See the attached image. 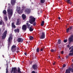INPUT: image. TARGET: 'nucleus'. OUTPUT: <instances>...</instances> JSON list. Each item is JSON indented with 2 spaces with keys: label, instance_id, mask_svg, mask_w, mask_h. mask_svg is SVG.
Here are the masks:
<instances>
[{
  "label": "nucleus",
  "instance_id": "obj_1",
  "mask_svg": "<svg viewBox=\"0 0 73 73\" xmlns=\"http://www.w3.org/2000/svg\"><path fill=\"white\" fill-rule=\"evenodd\" d=\"M29 18L30 19L29 20V22L30 24H33L35 22V21H36V18L32 16H30L29 17Z\"/></svg>",
  "mask_w": 73,
  "mask_h": 73
},
{
  "label": "nucleus",
  "instance_id": "obj_2",
  "mask_svg": "<svg viewBox=\"0 0 73 73\" xmlns=\"http://www.w3.org/2000/svg\"><path fill=\"white\" fill-rule=\"evenodd\" d=\"M7 13L8 15L12 17V15H13V10L10 9H8L7 10Z\"/></svg>",
  "mask_w": 73,
  "mask_h": 73
},
{
  "label": "nucleus",
  "instance_id": "obj_3",
  "mask_svg": "<svg viewBox=\"0 0 73 73\" xmlns=\"http://www.w3.org/2000/svg\"><path fill=\"white\" fill-rule=\"evenodd\" d=\"M70 72L73 73V68H69L68 69L66 70L65 73H70Z\"/></svg>",
  "mask_w": 73,
  "mask_h": 73
},
{
  "label": "nucleus",
  "instance_id": "obj_4",
  "mask_svg": "<svg viewBox=\"0 0 73 73\" xmlns=\"http://www.w3.org/2000/svg\"><path fill=\"white\" fill-rule=\"evenodd\" d=\"M40 39H44V38H45V33L42 32L41 34H40Z\"/></svg>",
  "mask_w": 73,
  "mask_h": 73
},
{
  "label": "nucleus",
  "instance_id": "obj_5",
  "mask_svg": "<svg viewBox=\"0 0 73 73\" xmlns=\"http://www.w3.org/2000/svg\"><path fill=\"white\" fill-rule=\"evenodd\" d=\"M7 31H5L4 33L2 34L3 36H2V39L3 40H4V39L5 38V37H6V36H7Z\"/></svg>",
  "mask_w": 73,
  "mask_h": 73
},
{
  "label": "nucleus",
  "instance_id": "obj_6",
  "mask_svg": "<svg viewBox=\"0 0 73 73\" xmlns=\"http://www.w3.org/2000/svg\"><path fill=\"white\" fill-rule=\"evenodd\" d=\"M68 40L69 41V44L67 45V46H70L71 42H73V38L72 37H69L68 39Z\"/></svg>",
  "mask_w": 73,
  "mask_h": 73
},
{
  "label": "nucleus",
  "instance_id": "obj_7",
  "mask_svg": "<svg viewBox=\"0 0 73 73\" xmlns=\"http://www.w3.org/2000/svg\"><path fill=\"white\" fill-rule=\"evenodd\" d=\"M11 40H12V36H10L9 37L8 39V46H10V45H11V44L12 43Z\"/></svg>",
  "mask_w": 73,
  "mask_h": 73
},
{
  "label": "nucleus",
  "instance_id": "obj_8",
  "mask_svg": "<svg viewBox=\"0 0 73 73\" xmlns=\"http://www.w3.org/2000/svg\"><path fill=\"white\" fill-rule=\"evenodd\" d=\"M32 68L35 70H37V68H38V67L37 66V64H33L32 66Z\"/></svg>",
  "mask_w": 73,
  "mask_h": 73
},
{
  "label": "nucleus",
  "instance_id": "obj_9",
  "mask_svg": "<svg viewBox=\"0 0 73 73\" xmlns=\"http://www.w3.org/2000/svg\"><path fill=\"white\" fill-rule=\"evenodd\" d=\"M16 50V46H12L11 48V50L12 52H14Z\"/></svg>",
  "mask_w": 73,
  "mask_h": 73
},
{
  "label": "nucleus",
  "instance_id": "obj_10",
  "mask_svg": "<svg viewBox=\"0 0 73 73\" xmlns=\"http://www.w3.org/2000/svg\"><path fill=\"white\" fill-rule=\"evenodd\" d=\"M17 41L18 42H22L24 41V39L22 38H18Z\"/></svg>",
  "mask_w": 73,
  "mask_h": 73
},
{
  "label": "nucleus",
  "instance_id": "obj_11",
  "mask_svg": "<svg viewBox=\"0 0 73 73\" xmlns=\"http://www.w3.org/2000/svg\"><path fill=\"white\" fill-rule=\"evenodd\" d=\"M21 24V21L19 19H18L17 20V22L16 23V25H19Z\"/></svg>",
  "mask_w": 73,
  "mask_h": 73
},
{
  "label": "nucleus",
  "instance_id": "obj_12",
  "mask_svg": "<svg viewBox=\"0 0 73 73\" xmlns=\"http://www.w3.org/2000/svg\"><path fill=\"white\" fill-rule=\"evenodd\" d=\"M25 12L27 14H29V13H31V9L27 8L25 9Z\"/></svg>",
  "mask_w": 73,
  "mask_h": 73
},
{
  "label": "nucleus",
  "instance_id": "obj_13",
  "mask_svg": "<svg viewBox=\"0 0 73 73\" xmlns=\"http://www.w3.org/2000/svg\"><path fill=\"white\" fill-rule=\"evenodd\" d=\"M22 29L25 31L27 30V25H23L22 27Z\"/></svg>",
  "mask_w": 73,
  "mask_h": 73
},
{
  "label": "nucleus",
  "instance_id": "obj_14",
  "mask_svg": "<svg viewBox=\"0 0 73 73\" xmlns=\"http://www.w3.org/2000/svg\"><path fill=\"white\" fill-rule=\"evenodd\" d=\"M16 3V0H11V4L12 5H14Z\"/></svg>",
  "mask_w": 73,
  "mask_h": 73
},
{
  "label": "nucleus",
  "instance_id": "obj_15",
  "mask_svg": "<svg viewBox=\"0 0 73 73\" xmlns=\"http://www.w3.org/2000/svg\"><path fill=\"white\" fill-rule=\"evenodd\" d=\"M22 17L23 20H25V19H26V15L24 14H23L22 15Z\"/></svg>",
  "mask_w": 73,
  "mask_h": 73
},
{
  "label": "nucleus",
  "instance_id": "obj_16",
  "mask_svg": "<svg viewBox=\"0 0 73 73\" xmlns=\"http://www.w3.org/2000/svg\"><path fill=\"white\" fill-rule=\"evenodd\" d=\"M65 1L67 3H68V4H69L70 5L72 4V2H71L70 0H66Z\"/></svg>",
  "mask_w": 73,
  "mask_h": 73
},
{
  "label": "nucleus",
  "instance_id": "obj_17",
  "mask_svg": "<svg viewBox=\"0 0 73 73\" xmlns=\"http://www.w3.org/2000/svg\"><path fill=\"white\" fill-rule=\"evenodd\" d=\"M16 10L17 11V13H18L19 14H20V13H21V12L20 11V8L17 7Z\"/></svg>",
  "mask_w": 73,
  "mask_h": 73
},
{
  "label": "nucleus",
  "instance_id": "obj_18",
  "mask_svg": "<svg viewBox=\"0 0 73 73\" xmlns=\"http://www.w3.org/2000/svg\"><path fill=\"white\" fill-rule=\"evenodd\" d=\"M14 31L15 33H17H17H19V29L18 28L17 29H15L14 30Z\"/></svg>",
  "mask_w": 73,
  "mask_h": 73
},
{
  "label": "nucleus",
  "instance_id": "obj_19",
  "mask_svg": "<svg viewBox=\"0 0 73 73\" xmlns=\"http://www.w3.org/2000/svg\"><path fill=\"white\" fill-rule=\"evenodd\" d=\"M11 27L12 28H16V26L14 25V22L12 23L11 24Z\"/></svg>",
  "mask_w": 73,
  "mask_h": 73
},
{
  "label": "nucleus",
  "instance_id": "obj_20",
  "mask_svg": "<svg viewBox=\"0 0 73 73\" xmlns=\"http://www.w3.org/2000/svg\"><path fill=\"white\" fill-rule=\"evenodd\" d=\"M3 13L4 15H7V11L5 10L3 11Z\"/></svg>",
  "mask_w": 73,
  "mask_h": 73
},
{
  "label": "nucleus",
  "instance_id": "obj_21",
  "mask_svg": "<svg viewBox=\"0 0 73 73\" xmlns=\"http://www.w3.org/2000/svg\"><path fill=\"white\" fill-rule=\"evenodd\" d=\"M45 2V0H40V3L42 4H44Z\"/></svg>",
  "mask_w": 73,
  "mask_h": 73
},
{
  "label": "nucleus",
  "instance_id": "obj_22",
  "mask_svg": "<svg viewBox=\"0 0 73 73\" xmlns=\"http://www.w3.org/2000/svg\"><path fill=\"white\" fill-rule=\"evenodd\" d=\"M32 27L33 26H31L29 29V31L30 32H32L33 31V29L32 28Z\"/></svg>",
  "mask_w": 73,
  "mask_h": 73
},
{
  "label": "nucleus",
  "instance_id": "obj_23",
  "mask_svg": "<svg viewBox=\"0 0 73 73\" xmlns=\"http://www.w3.org/2000/svg\"><path fill=\"white\" fill-rule=\"evenodd\" d=\"M24 9H25V6L24 5H23L22 7V11H24Z\"/></svg>",
  "mask_w": 73,
  "mask_h": 73
},
{
  "label": "nucleus",
  "instance_id": "obj_24",
  "mask_svg": "<svg viewBox=\"0 0 73 73\" xmlns=\"http://www.w3.org/2000/svg\"><path fill=\"white\" fill-rule=\"evenodd\" d=\"M44 25V21H42V23L41 24H40V25L41 26H43Z\"/></svg>",
  "mask_w": 73,
  "mask_h": 73
},
{
  "label": "nucleus",
  "instance_id": "obj_25",
  "mask_svg": "<svg viewBox=\"0 0 73 73\" xmlns=\"http://www.w3.org/2000/svg\"><path fill=\"white\" fill-rule=\"evenodd\" d=\"M30 40H32L34 38L33 36H30L29 37Z\"/></svg>",
  "mask_w": 73,
  "mask_h": 73
},
{
  "label": "nucleus",
  "instance_id": "obj_26",
  "mask_svg": "<svg viewBox=\"0 0 73 73\" xmlns=\"http://www.w3.org/2000/svg\"><path fill=\"white\" fill-rule=\"evenodd\" d=\"M26 24L27 26V27L28 28H30V26H31V25L29 24H28V23H26Z\"/></svg>",
  "mask_w": 73,
  "mask_h": 73
},
{
  "label": "nucleus",
  "instance_id": "obj_27",
  "mask_svg": "<svg viewBox=\"0 0 73 73\" xmlns=\"http://www.w3.org/2000/svg\"><path fill=\"white\" fill-rule=\"evenodd\" d=\"M61 40L60 39H58L57 44H61Z\"/></svg>",
  "mask_w": 73,
  "mask_h": 73
},
{
  "label": "nucleus",
  "instance_id": "obj_28",
  "mask_svg": "<svg viewBox=\"0 0 73 73\" xmlns=\"http://www.w3.org/2000/svg\"><path fill=\"white\" fill-rule=\"evenodd\" d=\"M36 52H40V48H37L36 50Z\"/></svg>",
  "mask_w": 73,
  "mask_h": 73
},
{
  "label": "nucleus",
  "instance_id": "obj_29",
  "mask_svg": "<svg viewBox=\"0 0 73 73\" xmlns=\"http://www.w3.org/2000/svg\"><path fill=\"white\" fill-rule=\"evenodd\" d=\"M72 26H71L70 27L68 28H69V32H70L72 31Z\"/></svg>",
  "mask_w": 73,
  "mask_h": 73
},
{
  "label": "nucleus",
  "instance_id": "obj_30",
  "mask_svg": "<svg viewBox=\"0 0 73 73\" xmlns=\"http://www.w3.org/2000/svg\"><path fill=\"white\" fill-rule=\"evenodd\" d=\"M68 55L69 56H72L73 55V52L72 53H69Z\"/></svg>",
  "mask_w": 73,
  "mask_h": 73
},
{
  "label": "nucleus",
  "instance_id": "obj_31",
  "mask_svg": "<svg viewBox=\"0 0 73 73\" xmlns=\"http://www.w3.org/2000/svg\"><path fill=\"white\" fill-rule=\"evenodd\" d=\"M69 31H70L69 28H68L66 30V32L67 33H68L69 32Z\"/></svg>",
  "mask_w": 73,
  "mask_h": 73
},
{
  "label": "nucleus",
  "instance_id": "obj_32",
  "mask_svg": "<svg viewBox=\"0 0 73 73\" xmlns=\"http://www.w3.org/2000/svg\"><path fill=\"white\" fill-rule=\"evenodd\" d=\"M4 19L6 21H8V18L7 17V16H5Z\"/></svg>",
  "mask_w": 73,
  "mask_h": 73
},
{
  "label": "nucleus",
  "instance_id": "obj_33",
  "mask_svg": "<svg viewBox=\"0 0 73 73\" xmlns=\"http://www.w3.org/2000/svg\"><path fill=\"white\" fill-rule=\"evenodd\" d=\"M67 41H68V39H64L63 41V42H64L66 43V42H67Z\"/></svg>",
  "mask_w": 73,
  "mask_h": 73
},
{
  "label": "nucleus",
  "instance_id": "obj_34",
  "mask_svg": "<svg viewBox=\"0 0 73 73\" xmlns=\"http://www.w3.org/2000/svg\"><path fill=\"white\" fill-rule=\"evenodd\" d=\"M51 52H54V51H56V50H54L52 49L50 50Z\"/></svg>",
  "mask_w": 73,
  "mask_h": 73
},
{
  "label": "nucleus",
  "instance_id": "obj_35",
  "mask_svg": "<svg viewBox=\"0 0 73 73\" xmlns=\"http://www.w3.org/2000/svg\"><path fill=\"white\" fill-rule=\"evenodd\" d=\"M65 66H66V65L65 64H63L62 67L61 68V69H62L63 68H65Z\"/></svg>",
  "mask_w": 73,
  "mask_h": 73
},
{
  "label": "nucleus",
  "instance_id": "obj_36",
  "mask_svg": "<svg viewBox=\"0 0 73 73\" xmlns=\"http://www.w3.org/2000/svg\"><path fill=\"white\" fill-rule=\"evenodd\" d=\"M72 48L70 51V52H73V46H72Z\"/></svg>",
  "mask_w": 73,
  "mask_h": 73
},
{
  "label": "nucleus",
  "instance_id": "obj_37",
  "mask_svg": "<svg viewBox=\"0 0 73 73\" xmlns=\"http://www.w3.org/2000/svg\"><path fill=\"white\" fill-rule=\"evenodd\" d=\"M3 21H0V25H2L3 24Z\"/></svg>",
  "mask_w": 73,
  "mask_h": 73
},
{
  "label": "nucleus",
  "instance_id": "obj_38",
  "mask_svg": "<svg viewBox=\"0 0 73 73\" xmlns=\"http://www.w3.org/2000/svg\"><path fill=\"white\" fill-rule=\"evenodd\" d=\"M33 26H35V25H36V22H35L33 23Z\"/></svg>",
  "mask_w": 73,
  "mask_h": 73
},
{
  "label": "nucleus",
  "instance_id": "obj_39",
  "mask_svg": "<svg viewBox=\"0 0 73 73\" xmlns=\"http://www.w3.org/2000/svg\"><path fill=\"white\" fill-rule=\"evenodd\" d=\"M8 68H6V73H8Z\"/></svg>",
  "mask_w": 73,
  "mask_h": 73
},
{
  "label": "nucleus",
  "instance_id": "obj_40",
  "mask_svg": "<svg viewBox=\"0 0 73 73\" xmlns=\"http://www.w3.org/2000/svg\"><path fill=\"white\" fill-rule=\"evenodd\" d=\"M44 48H45V47H44L43 48H41V49H40V51H42V50H43V49H44Z\"/></svg>",
  "mask_w": 73,
  "mask_h": 73
},
{
  "label": "nucleus",
  "instance_id": "obj_41",
  "mask_svg": "<svg viewBox=\"0 0 73 73\" xmlns=\"http://www.w3.org/2000/svg\"><path fill=\"white\" fill-rule=\"evenodd\" d=\"M31 73H36V72L35 71H33L31 72Z\"/></svg>",
  "mask_w": 73,
  "mask_h": 73
},
{
  "label": "nucleus",
  "instance_id": "obj_42",
  "mask_svg": "<svg viewBox=\"0 0 73 73\" xmlns=\"http://www.w3.org/2000/svg\"><path fill=\"white\" fill-rule=\"evenodd\" d=\"M61 54H64V51H62L61 52Z\"/></svg>",
  "mask_w": 73,
  "mask_h": 73
},
{
  "label": "nucleus",
  "instance_id": "obj_43",
  "mask_svg": "<svg viewBox=\"0 0 73 73\" xmlns=\"http://www.w3.org/2000/svg\"><path fill=\"white\" fill-rule=\"evenodd\" d=\"M24 54H25V56H27V52H25L24 53Z\"/></svg>",
  "mask_w": 73,
  "mask_h": 73
},
{
  "label": "nucleus",
  "instance_id": "obj_44",
  "mask_svg": "<svg viewBox=\"0 0 73 73\" xmlns=\"http://www.w3.org/2000/svg\"><path fill=\"white\" fill-rule=\"evenodd\" d=\"M53 65H56V62H54V63H53Z\"/></svg>",
  "mask_w": 73,
  "mask_h": 73
},
{
  "label": "nucleus",
  "instance_id": "obj_45",
  "mask_svg": "<svg viewBox=\"0 0 73 73\" xmlns=\"http://www.w3.org/2000/svg\"><path fill=\"white\" fill-rule=\"evenodd\" d=\"M7 68H6V69L7 68V69H8V65H7Z\"/></svg>",
  "mask_w": 73,
  "mask_h": 73
},
{
  "label": "nucleus",
  "instance_id": "obj_46",
  "mask_svg": "<svg viewBox=\"0 0 73 73\" xmlns=\"http://www.w3.org/2000/svg\"><path fill=\"white\" fill-rule=\"evenodd\" d=\"M19 47H17V50H19Z\"/></svg>",
  "mask_w": 73,
  "mask_h": 73
},
{
  "label": "nucleus",
  "instance_id": "obj_47",
  "mask_svg": "<svg viewBox=\"0 0 73 73\" xmlns=\"http://www.w3.org/2000/svg\"><path fill=\"white\" fill-rule=\"evenodd\" d=\"M58 19H59V20H60V19H61V18H60V17H58Z\"/></svg>",
  "mask_w": 73,
  "mask_h": 73
},
{
  "label": "nucleus",
  "instance_id": "obj_48",
  "mask_svg": "<svg viewBox=\"0 0 73 73\" xmlns=\"http://www.w3.org/2000/svg\"><path fill=\"white\" fill-rule=\"evenodd\" d=\"M66 58H67V59L68 58V56H66Z\"/></svg>",
  "mask_w": 73,
  "mask_h": 73
},
{
  "label": "nucleus",
  "instance_id": "obj_49",
  "mask_svg": "<svg viewBox=\"0 0 73 73\" xmlns=\"http://www.w3.org/2000/svg\"><path fill=\"white\" fill-rule=\"evenodd\" d=\"M1 28H0V33L1 32Z\"/></svg>",
  "mask_w": 73,
  "mask_h": 73
},
{
  "label": "nucleus",
  "instance_id": "obj_50",
  "mask_svg": "<svg viewBox=\"0 0 73 73\" xmlns=\"http://www.w3.org/2000/svg\"><path fill=\"white\" fill-rule=\"evenodd\" d=\"M19 51L18 50L16 51L17 53H19Z\"/></svg>",
  "mask_w": 73,
  "mask_h": 73
},
{
  "label": "nucleus",
  "instance_id": "obj_51",
  "mask_svg": "<svg viewBox=\"0 0 73 73\" xmlns=\"http://www.w3.org/2000/svg\"><path fill=\"white\" fill-rule=\"evenodd\" d=\"M72 49V48L70 47L69 48V50H70V49Z\"/></svg>",
  "mask_w": 73,
  "mask_h": 73
},
{
  "label": "nucleus",
  "instance_id": "obj_52",
  "mask_svg": "<svg viewBox=\"0 0 73 73\" xmlns=\"http://www.w3.org/2000/svg\"><path fill=\"white\" fill-rule=\"evenodd\" d=\"M39 4H40V5H42V3H40Z\"/></svg>",
  "mask_w": 73,
  "mask_h": 73
},
{
  "label": "nucleus",
  "instance_id": "obj_53",
  "mask_svg": "<svg viewBox=\"0 0 73 73\" xmlns=\"http://www.w3.org/2000/svg\"><path fill=\"white\" fill-rule=\"evenodd\" d=\"M71 37H73V35H71Z\"/></svg>",
  "mask_w": 73,
  "mask_h": 73
},
{
  "label": "nucleus",
  "instance_id": "obj_54",
  "mask_svg": "<svg viewBox=\"0 0 73 73\" xmlns=\"http://www.w3.org/2000/svg\"><path fill=\"white\" fill-rule=\"evenodd\" d=\"M58 57L59 58H61V57H60V56H58Z\"/></svg>",
  "mask_w": 73,
  "mask_h": 73
},
{
  "label": "nucleus",
  "instance_id": "obj_55",
  "mask_svg": "<svg viewBox=\"0 0 73 73\" xmlns=\"http://www.w3.org/2000/svg\"><path fill=\"white\" fill-rule=\"evenodd\" d=\"M68 48H69V46H67Z\"/></svg>",
  "mask_w": 73,
  "mask_h": 73
},
{
  "label": "nucleus",
  "instance_id": "obj_56",
  "mask_svg": "<svg viewBox=\"0 0 73 73\" xmlns=\"http://www.w3.org/2000/svg\"><path fill=\"white\" fill-rule=\"evenodd\" d=\"M72 62H73V59L72 60Z\"/></svg>",
  "mask_w": 73,
  "mask_h": 73
},
{
  "label": "nucleus",
  "instance_id": "obj_57",
  "mask_svg": "<svg viewBox=\"0 0 73 73\" xmlns=\"http://www.w3.org/2000/svg\"><path fill=\"white\" fill-rule=\"evenodd\" d=\"M7 65V66H8V63H7V64H6V65Z\"/></svg>",
  "mask_w": 73,
  "mask_h": 73
},
{
  "label": "nucleus",
  "instance_id": "obj_58",
  "mask_svg": "<svg viewBox=\"0 0 73 73\" xmlns=\"http://www.w3.org/2000/svg\"><path fill=\"white\" fill-rule=\"evenodd\" d=\"M72 68H73V66H72Z\"/></svg>",
  "mask_w": 73,
  "mask_h": 73
},
{
  "label": "nucleus",
  "instance_id": "obj_59",
  "mask_svg": "<svg viewBox=\"0 0 73 73\" xmlns=\"http://www.w3.org/2000/svg\"><path fill=\"white\" fill-rule=\"evenodd\" d=\"M8 5H9V4H8Z\"/></svg>",
  "mask_w": 73,
  "mask_h": 73
},
{
  "label": "nucleus",
  "instance_id": "obj_60",
  "mask_svg": "<svg viewBox=\"0 0 73 73\" xmlns=\"http://www.w3.org/2000/svg\"><path fill=\"white\" fill-rule=\"evenodd\" d=\"M13 46H15L14 45H13Z\"/></svg>",
  "mask_w": 73,
  "mask_h": 73
},
{
  "label": "nucleus",
  "instance_id": "obj_61",
  "mask_svg": "<svg viewBox=\"0 0 73 73\" xmlns=\"http://www.w3.org/2000/svg\"><path fill=\"white\" fill-rule=\"evenodd\" d=\"M48 18V17H47Z\"/></svg>",
  "mask_w": 73,
  "mask_h": 73
}]
</instances>
